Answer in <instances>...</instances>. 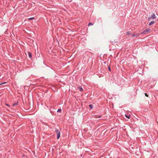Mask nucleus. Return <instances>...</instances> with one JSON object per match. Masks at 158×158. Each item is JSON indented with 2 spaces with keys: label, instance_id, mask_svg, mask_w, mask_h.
<instances>
[{
  "label": "nucleus",
  "instance_id": "nucleus-1",
  "mask_svg": "<svg viewBox=\"0 0 158 158\" xmlns=\"http://www.w3.org/2000/svg\"><path fill=\"white\" fill-rule=\"evenodd\" d=\"M150 29L149 28H147L144 30L143 31L140 33L141 34H146L148 33V32L150 31Z\"/></svg>",
  "mask_w": 158,
  "mask_h": 158
},
{
  "label": "nucleus",
  "instance_id": "nucleus-2",
  "mask_svg": "<svg viewBox=\"0 0 158 158\" xmlns=\"http://www.w3.org/2000/svg\"><path fill=\"white\" fill-rule=\"evenodd\" d=\"M56 131L57 133V139H59L60 137V131L57 129L56 130Z\"/></svg>",
  "mask_w": 158,
  "mask_h": 158
},
{
  "label": "nucleus",
  "instance_id": "nucleus-3",
  "mask_svg": "<svg viewBox=\"0 0 158 158\" xmlns=\"http://www.w3.org/2000/svg\"><path fill=\"white\" fill-rule=\"evenodd\" d=\"M156 17L154 13H153L151 17H149L148 18V20H149L150 19H156Z\"/></svg>",
  "mask_w": 158,
  "mask_h": 158
},
{
  "label": "nucleus",
  "instance_id": "nucleus-4",
  "mask_svg": "<svg viewBox=\"0 0 158 158\" xmlns=\"http://www.w3.org/2000/svg\"><path fill=\"white\" fill-rule=\"evenodd\" d=\"M132 37H137L139 36V34H132Z\"/></svg>",
  "mask_w": 158,
  "mask_h": 158
},
{
  "label": "nucleus",
  "instance_id": "nucleus-5",
  "mask_svg": "<svg viewBox=\"0 0 158 158\" xmlns=\"http://www.w3.org/2000/svg\"><path fill=\"white\" fill-rule=\"evenodd\" d=\"M27 53H28L29 57L30 58H31L32 57L31 53L30 52H27Z\"/></svg>",
  "mask_w": 158,
  "mask_h": 158
},
{
  "label": "nucleus",
  "instance_id": "nucleus-6",
  "mask_svg": "<svg viewBox=\"0 0 158 158\" xmlns=\"http://www.w3.org/2000/svg\"><path fill=\"white\" fill-rule=\"evenodd\" d=\"M155 22L154 21H151L149 24V26H151L152 24H154L155 23Z\"/></svg>",
  "mask_w": 158,
  "mask_h": 158
},
{
  "label": "nucleus",
  "instance_id": "nucleus-7",
  "mask_svg": "<svg viewBox=\"0 0 158 158\" xmlns=\"http://www.w3.org/2000/svg\"><path fill=\"white\" fill-rule=\"evenodd\" d=\"M78 88L80 91H82L83 90L82 88L81 87H79Z\"/></svg>",
  "mask_w": 158,
  "mask_h": 158
},
{
  "label": "nucleus",
  "instance_id": "nucleus-8",
  "mask_svg": "<svg viewBox=\"0 0 158 158\" xmlns=\"http://www.w3.org/2000/svg\"><path fill=\"white\" fill-rule=\"evenodd\" d=\"M17 104H18V102L15 103H14V104H13V105H12V106H15L17 105Z\"/></svg>",
  "mask_w": 158,
  "mask_h": 158
},
{
  "label": "nucleus",
  "instance_id": "nucleus-9",
  "mask_svg": "<svg viewBox=\"0 0 158 158\" xmlns=\"http://www.w3.org/2000/svg\"><path fill=\"white\" fill-rule=\"evenodd\" d=\"M89 106L91 109H92L93 108V105H91V104L89 105Z\"/></svg>",
  "mask_w": 158,
  "mask_h": 158
},
{
  "label": "nucleus",
  "instance_id": "nucleus-10",
  "mask_svg": "<svg viewBox=\"0 0 158 158\" xmlns=\"http://www.w3.org/2000/svg\"><path fill=\"white\" fill-rule=\"evenodd\" d=\"M93 25V23H89L88 24V25L90 26V25Z\"/></svg>",
  "mask_w": 158,
  "mask_h": 158
},
{
  "label": "nucleus",
  "instance_id": "nucleus-11",
  "mask_svg": "<svg viewBox=\"0 0 158 158\" xmlns=\"http://www.w3.org/2000/svg\"><path fill=\"white\" fill-rule=\"evenodd\" d=\"M94 117L95 118H98L101 117V116H99L98 117L97 116H94Z\"/></svg>",
  "mask_w": 158,
  "mask_h": 158
},
{
  "label": "nucleus",
  "instance_id": "nucleus-12",
  "mask_svg": "<svg viewBox=\"0 0 158 158\" xmlns=\"http://www.w3.org/2000/svg\"><path fill=\"white\" fill-rule=\"evenodd\" d=\"M125 116L128 118H130V116H128L127 115L125 114Z\"/></svg>",
  "mask_w": 158,
  "mask_h": 158
},
{
  "label": "nucleus",
  "instance_id": "nucleus-13",
  "mask_svg": "<svg viewBox=\"0 0 158 158\" xmlns=\"http://www.w3.org/2000/svg\"><path fill=\"white\" fill-rule=\"evenodd\" d=\"M61 111V109H59L57 110V112H60Z\"/></svg>",
  "mask_w": 158,
  "mask_h": 158
},
{
  "label": "nucleus",
  "instance_id": "nucleus-14",
  "mask_svg": "<svg viewBox=\"0 0 158 158\" xmlns=\"http://www.w3.org/2000/svg\"><path fill=\"white\" fill-rule=\"evenodd\" d=\"M34 19V18L33 17L30 18H29L28 19L30 20H31L33 19Z\"/></svg>",
  "mask_w": 158,
  "mask_h": 158
},
{
  "label": "nucleus",
  "instance_id": "nucleus-15",
  "mask_svg": "<svg viewBox=\"0 0 158 158\" xmlns=\"http://www.w3.org/2000/svg\"><path fill=\"white\" fill-rule=\"evenodd\" d=\"M145 95L147 97H148V95L146 93H145Z\"/></svg>",
  "mask_w": 158,
  "mask_h": 158
},
{
  "label": "nucleus",
  "instance_id": "nucleus-16",
  "mask_svg": "<svg viewBox=\"0 0 158 158\" xmlns=\"http://www.w3.org/2000/svg\"><path fill=\"white\" fill-rule=\"evenodd\" d=\"M130 34V32H128H128H127V35L129 34Z\"/></svg>",
  "mask_w": 158,
  "mask_h": 158
},
{
  "label": "nucleus",
  "instance_id": "nucleus-17",
  "mask_svg": "<svg viewBox=\"0 0 158 158\" xmlns=\"http://www.w3.org/2000/svg\"><path fill=\"white\" fill-rule=\"evenodd\" d=\"M108 69H109V71H111V69H110V67H108Z\"/></svg>",
  "mask_w": 158,
  "mask_h": 158
},
{
  "label": "nucleus",
  "instance_id": "nucleus-18",
  "mask_svg": "<svg viewBox=\"0 0 158 158\" xmlns=\"http://www.w3.org/2000/svg\"><path fill=\"white\" fill-rule=\"evenodd\" d=\"M6 105L7 106H10V105L9 104H6Z\"/></svg>",
  "mask_w": 158,
  "mask_h": 158
},
{
  "label": "nucleus",
  "instance_id": "nucleus-19",
  "mask_svg": "<svg viewBox=\"0 0 158 158\" xmlns=\"http://www.w3.org/2000/svg\"><path fill=\"white\" fill-rule=\"evenodd\" d=\"M5 83V82H4V83H0V85H2V84H4V83Z\"/></svg>",
  "mask_w": 158,
  "mask_h": 158
}]
</instances>
